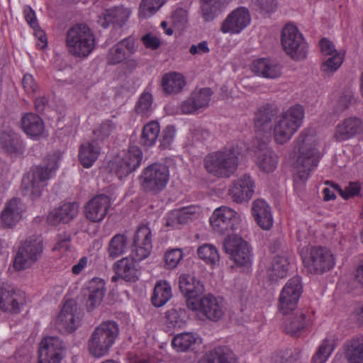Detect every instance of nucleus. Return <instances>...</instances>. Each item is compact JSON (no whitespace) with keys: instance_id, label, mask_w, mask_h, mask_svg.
I'll return each mask as SVG.
<instances>
[{"instance_id":"1","label":"nucleus","mask_w":363,"mask_h":363,"mask_svg":"<svg viewBox=\"0 0 363 363\" xmlns=\"http://www.w3.org/2000/svg\"><path fill=\"white\" fill-rule=\"evenodd\" d=\"M298 157L294 165L295 185L304 184L318 167L322 156V141L315 128L304 129L294 142Z\"/></svg>"},{"instance_id":"2","label":"nucleus","mask_w":363,"mask_h":363,"mask_svg":"<svg viewBox=\"0 0 363 363\" xmlns=\"http://www.w3.org/2000/svg\"><path fill=\"white\" fill-rule=\"evenodd\" d=\"M305 111L302 106L294 105L276 116L271 132L275 143L284 145L293 138L303 123Z\"/></svg>"},{"instance_id":"3","label":"nucleus","mask_w":363,"mask_h":363,"mask_svg":"<svg viewBox=\"0 0 363 363\" xmlns=\"http://www.w3.org/2000/svg\"><path fill=\"white\" fill-rule=\"evenodd\" d=\"M60 160V154H54L48 158L46 166L35 167L28 172L24 176L22 183L25 194L30 196L32 199L39 197L47 185V181L54 175L59 167Z\"/></svg>"},{"instance_id":"4","label":"nucleus","mask_w":363,"mask_h":363,"mask_svg":"<svg viewBox=\"0 0 363 363\" xmlns=\"http://www.w3.org/2000/svg\"><path fill=\"white\" fill-rule=\"evenodd\" d=\"M67 52L73 57L86 58L96 45L95 35L91 28L86 25H76L69 28L65 38Z\"/></svg>"},{"instance_id":"5","label":"nucleus","mask_w":363,"mask_h":363,"mask_svg":"<svg viewBox=\"0 0 363 363\" xmlns=\"http://www.w3.org/2000/svg\"><path fill=\"white\" fill-rule=\"evenodd\" d=\"M238 148L233 147L208 154L204 159L206 171L218 177H229L238 169Z\"/></svg>"},{"instance_id":"6","label":"nucleus","mask_w":363,"mask_h":363,"mask_svg":"<svg viewBox=\"0 0 363 363\" xmlns=\"http://www.w3.org/2000/svg\"><path fill=\"white\" fill-rule=\"evenodd\" d=\"M118 335V328L113 321H105L92 332L88 342L89 352L95 357L107 354Z\"/></svg>"},{"instance_id":"7","label":"nucleus","mask_w":363,"mask_h":363,"mask_svg":"<svg viewBox=\"0 0 363 363\" xmlns=\"http://www.w3.org/2000/svg\"><path fill=\"white\" fill-rule=\"evenodd\" d=\"M244 219L243 215L227 206L216 208L209 218L214 233L225 235L238 229Z\"/></svg>"},{"instance_id":"8","label":"nucleus","mask_w":363,"mask_h":363,"mask_svg":"<svg viewBox=\"0 0 363 363\" xmlns=\"http://www.w3.org/2000/svg\"><path fill=\"white\" fill-rule=\"evenodd\" d=\"M281 43L285 52L293 60L299 61L306 57L307 43L302 33L294 24H286L283 28Z\"/></svg>"},{"instance_id":"9","label":"nucleus","mask_w":363,"mask_h":363,"mask_svg":"<svg viewBox=\"0 0 363 363\" xmlns=\"http://www.w3.org/2000/svg\"><path fill=\"white\" fill-rule=\"evenodd\" d=\"M169 179L168 167L162 164L155 163L143 169L140 184L145 191L157 192L166 187Z\"/></svg>"},{"instance_id":"10","label":"nucleus","mask_w":363,"mask_h":363,"mask_svg":"<svg viewBox=\"0 0 363 363\" xmlns=\"http://www.w3.org/2000/svg\"><path fill=\"white\" fill-rule=\"evenodd\" d=\"M43 252V239L33 237L27 239L15 257L13 267L21 271L30 267L40 257Z\"/></svg>"},{"instance_id":"11","label":"nucleus","mask_w":363,"mask_h":363,"mask_svg":"<svg viewBox=\"0 0 363 363\" xmlns=\"http://www.w3.org/2000/svg\"><path fill=\"white\" fill-rule=\"evenodd\" d=\"M305 267L311 273H322L335 265L332 253L324 247H314L303 257Z\"/></svg>"},{"instance_id":"12","label":"nucleus","mask_w":363,"mask_h":363,"mask_svg":"<svg viewBox=\"0 0 363 363\" xmlns=\"http://www.w3.org/2000/svg\"><path fill=\"white\" fill-rule=\"evenodd\" d=\"M179 287L181 293L186 298V306L189 310H195V302L205 291L203 283L190 273H182L179 275Z\"/></svg>"},{"instance_id":"13","label":"nucleus","mask_w":363,"mask_h":363,"mask_svg":"<svg viewBox=\"0 0 363 363\" xmlns=\"http://www.w3.org/2000/svg\"><path fill=\"white\" fill-rule=\"evenodd\" d=\"M223 247L237 265L248 266L251 264V251L247 243L242 238L236 235H229L223 242Z\"/></svg>"},{"instance_id":"14","label":"nucleus","mask_w":363,"mask_h":363,"mask_svg":"<svg viewBox=\"0 0 363 363\" xmlns=\"http://www.w3.org/2000/svg\"><path fill=\"white\" fill-rule=\"evenodd\" d=\"M302 293L299 277L289 279L282 289L279 296V310L283 315H287L296 310Z\"/></svg>"},{"instance_id":"15","label":"nucleus","mask_w":363,"mask_h":363,"mask_svg":"<svg viewBox=\"0 0 363 363\" xmlns=\"http://www.w3.org/2000/svg\"><path fill=\"white\" fill-rule=\"evenodd\" d=\"M26 303V294L15 286L0 285V309L5 312L19 313Z\"/></svg>"},{"instance_id":"16","label":"nucleus","mask_w":363,"mask_h":363,"mask_svg":"<svg viewBox=\"0 0 363 363\" xmlns=\"http://www.w3.org/2000/svg\"><path fill=\"white\" fill-rule=\"evenodd\" d=\"M251 23V15L249 10L243 6L238 7L230 11L220 26L223 33L231 35L240 34Z\"/></svg>"},{"instance_id":"17","label":"nucleus","mask_w":363,"mask_h":363,"mask_svg":"<svg viewBox=\"0 0 363 363\" xmlns=\"http://www.w3.org/2000/svg\"><path fill=\"white\" fill-rule=\"evenodd\" d=\"M255 182L248 174H243L233 180L229 186L228 194L237 203L248 202L254 195Z\"/></svg>"},{"instance_id":"18","label":"nucleus","mask_w":363,"mask_h":363,"mask_svg":"<svg viewBox=\"0 0 363 363\" xmlns=\"http://www.w3.org/2000/svg\"><path fill=\"white\" fill-rule=\"evenodd\" d=\"M143 152L135 145L130 147L128 151L121 160H116L111 164V169L119 177L126 176L135 170L141 164Z\"/></svg>"},{"instance_id":"19","label":"nucleus","mask_w":363,"mask_h":363,"mask_svg":"<svg viewBox=\"0 0 363 363\" xmlns=\"http://www.w3.org/2000/svg\"><path fill=\"white\" fill-rule=\"evenodd\" d=\"M63 357V345L57 337H46L39 347L38 363H60Z\"/></svg>"},{"instance_id":"20","label":"nucleus","mask_w":363,"mask_h":363,"mask_svg":"<svg viewBox=\"0 0 363 363\" xmlns=\"http://www.w3.org/2000/svg\"><path fill=\"white\" fill-rule=\"evenodd\" d=\"M79 315L77 303L73 301H68L65 303L56 318V325L60 330L72 333L79 326Z\"/></svg>"},{"instance_id":"21","label":"nucleus","mask_w":363,"mask_h":363,"mask_svg":"<svg viewBox=\"0 0 363 363\" xmlns=\"http://www.w3.org/2000/svg\"><path fill=\"white\" fill-rule=\"evenodd\" d=\"M213 91L210 88H196L189 98L181 104L184 113H194L206 109L210 104Z\"/></svg>"},{"instance_id":"22","label":"nucleus","mask_w":363,"mask_h":363,"mask_svg":"<svg viewBox=\"0 0 363 363\" xmlns=\"http://www.w3.org/2000/svg\"><path fill=\"white\" fill-rule=\"evenodd\" d=\"M284 315V330L293 335L308 328L313 322V313L311 311L294 310Z\"/></svg>"},{"instance_id":"23","label":"nucleus","mask_w":363,"mask_h":363,"mask_svg":"<svg viewBox=\"0 0 363 363\" xmlns=\"http://www.w3.org/2000/svg\"><path fill=\"white\" fill-rule=\"evenodd\" d=\"M195 303L196 308L191 311L201 313L211 320L218 321L224 315V306L222 300L211 294L199 298Z\"/></svg>"},{"instance_id":"24","label":"nucleus","mask_w":363,"mask_h":363,"mask_svg":"<svg viewBox=\"0 0 363 363\" xmlns=\"http://www.w3.org/2000/svg\"><path fill=\"white\" fill-rule=\"evenodd\" d=\"M26 206L18 199L13 198L6 202L0 215V224L4 228H12L23 218Z\"/></svg>"},{"instance_id":"25","label":"nucleus","mask_w":363,"mask_h":363,"mask_svg":"<svg viewBox=\"0 0 363 363\" xmlns=\"http://www.w3.org/2000/svg\"><path fill=\"white\" fill-rule=\"evenodd\" d=\"M111 206L108 196L99 194L93 197L84 207V215L91 222L98 223L103 220Z\"/></svg>"},{"instance_id":"26","label":"nucleus","mask_w":363,"mask_h":363,"mask_svg":"<svg viewBox=\"0 0 363 363\" xmlns=\"http://www.w3.org/2000/svg\"><path fill=\"white\" fill-rule=\"evenodd\" d=\"M137 49L135 40L133 37L126 38L110 49L107 55L109 64L116 65L127 59Z\"/></svg>"},{"instance_id":"27","label":"nucleus","mask_w":363,"mask_h":363,"mask_svg":"<svg viewBox=\"0 0 363 363\" xmlns=\"http://www.w3.org/2000/svg\"><path fill=\"white\" fill-rule=\"evenodd\" d=\"M252 215L257 224L263 230H269L274 220L269 205L263 199H256L252 203Z\"/></svg>"},{"instance_id":"28","label":"nucleus","mask_w":363,"mask_h":363,"mask_svg":"<svg viewBox=\"0 0 363 363\" xmlns=\"http://www.w3.org/2000/svg\"><path fill=\"white\" fill-rule=\"evenodd\" d=\"M254 160L261 172L269 174L277 169L279 156L272 148L265 146L255 152Z\"/></svg>"},{"instance_id":"29","label":"nucleus","mask_w":363,"mask_h":363,"mask_svg":"<svg viewBox=\"0 0 363 363\" xmlns=\"http://www.w3.org/2000/svg\"><path fill=\"white\" fill-rule=\"evenodd\" d=\"M105 294V282L102 279L93 278L87 285L84 292L86 296V307L93 311L100 306Z\"/></svg>"},{"instance_id":"30","label":"nucleus","mask_w":363,"mask_h":363,"mask_svg":"<svg viewBox=\"0 0 363 363\" xmlns=\"http://www.w3.org/2000/svg\"><path fill=\"white\" fill-rule=\"evenodd\" d=\"M201 209L198 206H189L170 211L166 217V225L176 227L178 224L186 223L199 216Z\"/></svg>"},{"instance_id":"31","label":"nucleus","mask_w":363,"mask_h":363,"mask_svg":"<svg viewBox=\"0 0 363 363\" xmlns=\"http://www.w3.org/2000/svg\"><path fill=\"white\" fill-rule=\"evenodd\" d=\"M250 69L257 75L267 79H276L281 74V66L267 58L254 60L250 65Z\"/></svg>"},{"instance_id":"32","label":"nucleus","mask_w":363,"mask_h":363,"mask_svg":"<svg viewBox=\"0 0 363 363\" xmlns=\"http://www.w3.org/2000/svg\"><path fill=\"white\" fill-rule=\"evenodd\" d=\"M363 130V123L357 118H349L339 123L334 132V138L337 141L348 140L360 133Z\"/></svg>"},{"instance_id":"33","label":"nucleus","mask_w":363,"mask_h":363,"mask_svg":"<svg viewBox=\"0 0 363 363\" xmlns=\"http://www.w3.org/2000/svg\"><path fill=\"white\" fill-rule=\"evenodd\" d=\"M78 212L79 206L76 203H66L49 213L48 222L52 225L67 223L75 218Z\"/></svg>"},{"instance_id":"34","label":"nucleus","mask_w":363,"mask_h":363,"mask_svg":"<svg viewBox=\"0 0 363 363\" xmlns=\"http://www.w3.org/2000/svg\"><path fill=\"white\" fill-rule=\"evenodd\" d=\"M131 10L123 6H118L106 10L101 16L99 22L104 27L109 24H115L121 27L129 18Z\"/></svg>"},{"instance_id":"35","label":"nucleus","mask_w":363,"mask_h":363,"mask_svg":"<svg viewBox=\"0 0 363 363\" xmlns=\"http://www.w3.org/2000/svg\"><path fill=\"white\" fill-rule=\"evenodd\" d=\"M101 147L95 140L83 143L79 150V160L85 168L91 167L100 155Z\"/></svg>"},{"instance_id":"36","label":"nucleus","mask_w":363,"mask_h":363,"mask_svg":"<svg viewBox=\"0 0 363 363\" xmlns=\"http://www.w3.org/2000/svg\"><path fill=\"white\" fill-rule=\"evenodd\" d=\"M115 270L116 275L126 281H135L138 279L139 269L133 258L125 257L118 261Z\"/></svg>"},{"instance_id":"37","label":"nucleus","mask_w":363,"mask_h":363,"mask_svg":"<svg viewBox=\"0 0 363 363\" xmlns=\"http://www.w3.org/2000/svg\"><path fill=\"white\" fill-rule=\"evenodd\" d=\"M186 84L185 77L179 72H172L167 73L162 79V89L168 94L179 93Z\"/></svg>"},{"instance_id":"38","label":"nucleus","mask_w":363,"mask_h":363,"mask_svg":"<svg viewBox=\"0 0 363 363\" xmlns=\"http://www.w3.org/2000/svg\"><path fill=\"white\" fill-rule=\"evenodd\" d=\"M225 0H201V12L205 21H211L218 17L228 6Z\"/></svg>"},{"instance_id":"39","label":"nucleus","mask_w":363,"mask_h":363,"mask_svg":"<svg viewBox=\"0 0 363 363\" xmlns=\"http://www.w3.org/2000/svg\"><path fill=\"white\" fill-rule=\"evenodd\" d=\"M22 127L24 132L30 138L36 139L44 133L43 120L37 115L28 113L22 118Z\"/></svg>"},{"instance_id":"40","label":"nucleus","mask_w":363,"mask_h":363,"mask_svg":"<svg viewBox=\"0 0 363 363\" xmlns=\"http://www.w3.org/2000/svg\"><path fill=\"white\" fill-rule=\"evenodd\" d=\"M197 255L205 264L211 268L220 266V256L217 247L211 243H204L199 246L196 250Z\"/></svg>"},{"instance_id":"41","label":"nucleus","mask_w":363,"mask_h":363,"mask_svg":"<svg viewBox=\"0 0 363 363\" xmlns=\"http://www.w3.org/2000/svg\"><path fill=\"white\" fill-rule=\"evenodd\" d=\"M201 342V338L197 334L193 333H182L173 337L172 345L177 352H186L193 349Z\"/></svg>"},{"instance_id":"42","label":"nucleus","mask_w":363,"mask_h":363,"mask_svg":"<svg viewBox=\"0 0 363 363\" xmlns=\"http://www.w3.org/2000/svg\"><path fill=\"white\" fill-rule=\"evenodd\" d=\"M187 319V312L182 307H174L165 313V324L170 329L182 328Z\"/></svg>"},{"instance_id":"43","label":"nucleus","mask_w":363,"mask_h":363,"mask_svg":"<svg viewBox=\"0 0 363 363\" xmlns=\"http://www.w3.org/2000/svg\"><path fill=\"white\" fill-rule=\"evenodd\" d=\"M172 288L166 281H158L155 286L152 303L155 307L164 306L172 297Z\"/></svg>"},{"instance_id":"44","label":"nucleus","mask_w":363,"mask_h":363,"mask_svg":"<svg viewBox=\"0 0 363 363\" xmlns=\"http://www.w3.org/2000/svg\"><path fill=\"white\" fill-rule=\"evenodd\" d=\"M289 261L284 255L274 257L268 267V274L272 279L284 278L289 270Z\"/></svg>"},{"instance_id":"45","label":"nucleus","mask_w":363,"mask_h":363,"mask_svg":"<svg viewBox=\"0 0 363 363\" xmlns=\"http://www.w3.org/2000/svg\"><path fill=\"white\" fill-rule=\"evenodd\" d=\"M345 354L350 363H363V336L351 340Z\"/></svg>"},{"instance_id":"46","label":"nucleus","mask_w":363,"mask_h":363,"mask_svg":"<svg viewBox=\"0 0 363 363\" xmlns=\"http://www.w3.org/2000/svg\"><path fill=\"white\" fill-rule=\"evenodd\" d=\"M336 345L334 335L328 336L320 345L318 350L313 357L314 363H325L333 352Z\"/></svg>"},{"instance_id":"47","label":"nucleus","mask_w":363,"mask_h":363,"mask_svg":"<svg viewBox=\"0 0 363 363\" xmlns=\"http://www.w3.org/2000/svg\"><path fill=\"white\" fill-rule=\"evenodd\" d=\"M128 246L127 237L123 234H117L109 242L108 255L112 258L118 257L127 251Z\"/></svg>"},{"instance_id":"48","label":"nucleus","mask_w":363,"mask_h":363,"mask_svg":"<svg viewBox=\"0 0 363 363\" xmlns=\"http://www.w3.org/2000/svg\"><path fill=\"white\" fill-rule=\"evenodd\" d=\"M160 132V127L157 122H149L143 127L141 144L145 147L153 146L157 140Z\"/></svg>"},{"instance_id":"49","label":"nucleus","mask_w":363,"mask_h":363,"mask_svg":"<svg viewBox=\"0 0 363 363\" xmlns=\"http://www.w3.org/2000/svg\"><path fill=\"white\" fill-rule=\"evenodd\" d=\"M0 143L2 147L9 154L17 153L21 149V143L17 135L11 130L1 133Z\"/></svg>"},{"instance_id":"50","label":"nucleus","mask_w":363,"mask_h":363,"mask_svg":"<svg viewBox=\"0 0 363 363\" xmlns=\"http://www.w3.org/2000/svg\"><path fill=\"white\" fill-rule=\"evenodd\" d=\"M164 1L165 0H142L139 6V18L144 19L153 16Z\"/></svg>"},{"instance_id":"51","label":"nucleus","mask_w":363,"mask_h":363,"mask_svg":"<svg viewBox=\"0 0 363 363\" xmlns=\"http://www.w3.org/2000/svg\"><path fill=\"white\" fill-rule=\"evenodd\" d=\"M344 60V52H341L328 56V57L323 60L321 65V70L325 74H331L336 72Z\"/></svg>"},{"instance_id":"52","label":"nucleus","mask_w":363,"mask_h":363,"mask_svg":"<svg viewBox=\"0 0 363 363\" xmlns=\"http://www.w3.org/2000/svg\"><path fill=\"white\" fill-rule=\"evenodd\" d=\"M153 109L152 94L147 91L143 92L135 106L136 112L142 116H147L152 113Z\"/></svg>"},{"instance_id":"53","label":"nucleus","mask_w":363,"mask_h":363,"mask_svg":"<svg viewBox=\"0 0 363 363\" xmlns=\"http://www.w3.org/2000/svg\"><path fill=\"white\" fill-rule=\"evenodd\" d=\"M211 352L217 363H235L236 357L228 347H218Z\"/></svg>"},{"instance_id":"54","label":"nucleus","mask_w":363,"mask_h":363,"mask_svg":"<svg viewBox=\"0 0 363 363\" xmlns=\"http://www.w3.org/2000/svg\"><path fill=\"white\" fill-rule=\"evenodd\" d=\"M184 257L182 249L174 248L167 250L164 254V264L168 269H175Z\"/></svg>"},{"instance_id":"55","label":"nucleus","mask_w":363,"mask_h":363,"mask_svg":"<svg viewBox=\"0 0 363 363\" xmlns=\"http://www.w3.org/2000/svg\"><path fill=\"white\" fill-rule=\"evenodd\" d=\"M55 256L62 259L63 262H68L70 259L72 252L70 250L69 238H65L57 241L53 247Z\"/></svg>"},{"instance_id":"56","label":"nucleus","mask_w":363,"mask_h":363,"mask_svg":"<svg viewBox=\"0 0 363 363\" xmlns=\"http://www.w3.org/2000/svg\"><path fill=\"white\" fill-rule=\"evenodd\" d=\"M252 3L260 13H272L278 8L277 0H252Z\"/></svg>"},{"instance_id":"57","label":"nucleus","mask_w":363,"mask_h":363,"mask_svg":"<svg viewBox=\"0 0 363 363\" xmlns=\"http://www.w3.org/2000/svg\"><path fill=\"white\" fill-rule=\"evenodd\" d=\"M115 125L110 121L103 122L94 130V135L97 140H104L115 130Z\"/></svg>"},{"instance_id":"58","label":"nucleus","mask_w":363,"mask_h":363,"mask_svg":"<svg viewBox=\"0 0 363 363\" xmlns=\"http://www.w3.org/2000/svg\"><path fill=\"white\" fill-rule=\"evenodd\" d=\"M152 243L151 231L146 225L140 226L134 236V245H146V243Z\"/></svg>"},{"instance_id":"59","label":"nucleus","mask_w":363,"mask_h":363,"mask_svg":"<svg viewBox=\"0 0 363 363\" xmlns=\"http://www.w3.org/2000/svg\"><path fill=\"white\" fill-rule=\"evenodd\" d=\"M152 250V243L147 242L146 245H135V249L133 252V258L135 261H140L147 258Z\"/></svg>"},{"instance_id":"60","label":"nucleus","mask_w":363,"mask_h":363,"mask_svg":"<svg viewBox=\"0 0 363 363\" xmlns=\"http://www.w3.org/2000/svg\"><path fill=\"white\" fill-rule=\"evenodd\" d=\"M176 136V129L174 126L168 125L162 131L161 145L165 148H169Z\"/></svg>"},{"instance_id":"61","label":"nucleus","mask_w":363,"mask_h":363,"mask_svg":"<svg viewBox=\"0 0 363 363\" xmlns=\"http://www.w3.org/2000/svg\"><path fill=\"white\" fill-rule=\"evenodd\" d=\"M141 40L147 49L157 50L162 44V41L159 36L152 33L144 35Z\"/></svg>"},{"instance_id":"62","label":"nucleus","mask_w":363,"mask_h":363,"mask_svg":"<svg viewBox=\"0 0 363 363\" xmlns=\"http://www.w3.org/2000/svg\"><path fill=\"white\" fill-rule=\"evenodd\" d=\"M361 189L360 184L358 182H350L344 189L338 188V192L342 198L347 199L357 196Z\"/></svg>"},{"instance_id":"63","label":"nucleus","mask_w":363,"mask_h":363,"mask_svg":"<svg viewBox=\"0 0 363 363\" xmlns=\"http://www.w3.org/2000/svg\"><path fill=\"white\" fill-rule=\"evenodd\" d=\"M319 46L322 55L326 57L342 52L337 50L334 43L328 38H322L319 42Z\"/></svg>"},{"instance_id":"64","label":"nucleus","mask_w":363,"mask_h":363,"mask_svg":"<svg viewBox=\"0 0 363 363\" xmlns=\"http://www.w3.org/2000/svg\"><path fill=\"white\" fill-rule=\"evenodd\" d=\"M23 85L25 91L28 94H33L37 89V84L31 74H26L23 79Z\"/></svg>"}]
</instances>
